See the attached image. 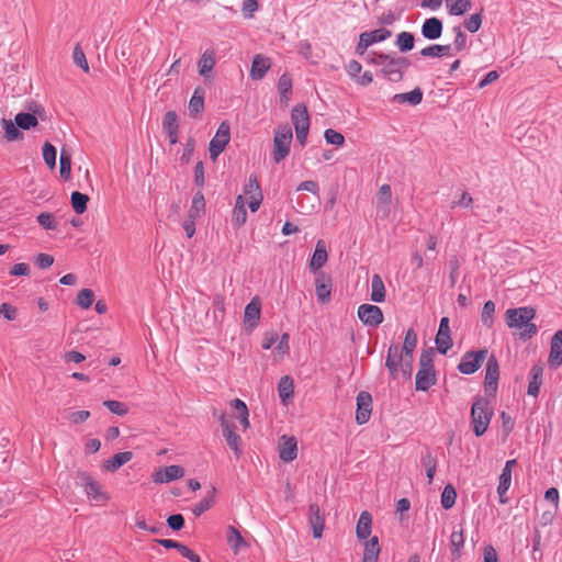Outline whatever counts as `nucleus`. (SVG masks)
I'll use <instances>...</instances> for the list:
<instances>
[{
	"label": "nucleus",
	"mask_w": 562,
	"mask_h": 562,
	"mask_svg": "<svg viewBox=\"0 0 562 562\" xmlns=\"http://www.w3.org/2000/svg\"><path fill=\"white\" fill-rule=\"evenodd\" d=\"M535 316L536 311L531 306L509 308L505 313V322L509 328L517 330L519 339L526 341L538 331L537 325L532 323Z\"/></svg>",
	"instance_id": "1"
},
{
	"label": "nucleus",
	"mask_w": 562,
	"mask_h": 562,
	"mask_svg": "<svg viewBox=\"0 0 562 562\" xmlns=\"http://www.w3.org/2000/svg\"><path fill=\"white\" fill-rule=\"evenodd\" d=\"M76 483L83 490L87 498L97 505H105L111 499V494L87 471L76 472Z\"/></svg>",
	"instance_id": "2"
},
{
	"label": "nucleus",
	"mask_w": 562,
	"mask_h": 562,
	"mask_svg": "<svg viewBox=\"0 0 562 562\" xmlns=\"http://www.w3.org/2000/svg\"><path fill=\"white\" fill-rule=\"evenodd\" d=\"M492 416L493 407L490 405L488 400L477 397L471 408L473 430L477 437L482 436L487 430Z\"/></svg>",
	"instance_id": "3"
},
{
	"label": "nucleus",
	"mask_w": 562,
	"mask_h": 562,
	"mask_svg": "<svg viewBox=\"0 0 562 562\" xmlns=\"http://www.w3.org/2000/svg\"><path fill=\"white\" fill-rule=\"evenodd\" d=\"M221 426L227 446L234 451L236 459H240L243 456V439L240 435L237 434L235 420L225 415H221Z\"/></svg>",
	"instance_id": "4"
},
{
	"label": "nucleus",
	"mask_w": 562,
	"mask_h": 562,
	"mask_svg": "<svg viewBox=\"0 0 562 562\" xmlns=\"http://www.w3.org/2000/svg\"><path fill=\"white\" fill-rule=\"evenodd\" d=\"M292 138V128L288 124L278 127L273 139V160L277 164L288 156Z\"/></svg>",
	"instance_id": "5"
},
{
	"label": "nucleus",
	"mask_w": 562,
	"mask_h": 562,
	"mask_svg": "<svg viewBox=\"0 0 562 562\" xmlns=\"http://www.w3.org/2000/svg\"><path fill=\"white\" fill-rule=\"evenodd\" d=\"M291 119L295 128L296 139L301 145H304L310 130V116L306 106L296 104L292 109Z\"/></svg>",
	"instance_id": "6"
},
{
	"label": "nucleus",
	"mask_w": 562,
	"mask_h": 562,
	"mask_svg": "<svg viewBox=\"0 0 562 562\" xmlns=\"http://www.w3.org/2000/svg\"><path fill=\"white\" fill-rule=\"evenodd\" d=\"M231 139V128L227 122H222L218 126L215 136L211 139L209 145L210 157L213 161L224 151L226 145Z\"/></svg>",
	"instance_id": "7"
},
{
	"label": "nucleus",
	"mask_w": 562,
	"mask_h": 562,
	"mask_svg": "<svg viewBox=\"0 0 562 562\" xmlns=\"http://www.w3.org/2000/svg\"><path fill=\"white\" fill-rule=\"evenodd\" d=\"M409 66V60L405 57L390 56L383 70V76L392 82H398L403 79V72Z\"/></svg>",
	"instance_id": "8"
},
{
	"label": "nucleus",
	"mask_w": 562,
	"mask_h": 562,
	"mask_svg": "<svg viewBox=\"0 0 562 562\" xmlns=\"http://www.w3.org/2000/svg\"><path fill=\"white\" fill-rule=\"evenodd\" d=\"M487 356L488 351L486 349L467 352L462 357L458 369L463 374L474 373L481 367Z\"/></svg>",
	"instance_id": "9"
},
{
	"label": "nucleus",
	"mask_w": 562,
	"mask_h": 562,
	"mask_svg": "<svg viewBox=\"0 0 562 562\" xmlns=\"http://www.w3.org/2000/svg\"><path fill=\"white\" fill-rule=\"evenodd\" d=\"M372 396L367 391H360L357 395L356 422L363 425L369 422L372 413Z\"/></svg>",
	"instance_id": "10"
},
{
	"label": "nucleus",
	"mask_w": 562,
	"mask_h": 562,
	"mask_svg": "<svg viewBox=\"0 0 562 562\" xmlns=\"http://www.w3.org/2000/svg\"><path fill=\"white\" fill-rule=\"evenodd\" d=\"M420 368L416 375V386H429L436 383V375L431 358L425 353L420 357Z\"/></svg>",
	"instance_id": "11"
},
{
	"label": "nucleus",
	"mask_w": 562,
	"mask_h": 562,
	"mask_svg": "<svg viewBox=\"0 0 562 562\" xmlns=\"http://www.w3.org/2000/svg\"><path fill=\"white\" fill-rule=\"evenodd\" d=\"M359 319L367 326L376 327L383 322L381 308L372 304H362L358 308Z\"/></svg>",
	"instance_id": "12"
},
{
	"label": "nucleus",
	"mask_w": 562,
	"mask_h": 562,
	"mask_svg": "<svg viewBox=\"0 0 562 562\" xmlns=\"http://www.w3.org/2000/svg\"><path fill=\"white\" fill-rule=\"evenodd\" d=\"M183 475L184 469L173 464L166 468H158L153 474V481L158 484L169 483L183 477Z\"/></svg>",
	"instance_id": "13"
},
{
	"label": "nucleus",
	"mask_w": 562,
	"mask_h": 562,
	"mask_svg": "<svg viewBox=\"0 0 562 562\" xmlns=\"http://www.w3.org/2000/svg\"><path fill=\"white\" fill-rule=\"evenodd\" d=\"M279 457L284 462H291L297 457V441L293 436H282L279 442Z\"/></svg>",
	"instance_id": "14"
},
{
	"label": "nucleus",
	"mask_w": 562,
	"mask_h": 562,
	"mask_svg": "<svg viewBox=\"0 0 562 562\" xmlns=\"http://www.w3.org/2000/svg\"><path fill=\"white\" fill-rule=\"evenodd\" d=\"M437 349L440 353H447L452 346L450 337L449 318L442 317L439 324V329L436 336Z\"/></svg>",
	"instance_id": "15"
},
{
	"label": "nucleus",
	"mask_w": 562,
	"mask_h": 562,
	"mask_svg": "<svg viewBox=\"0 0 562 562\" xmlns=\"http://www.w3.org/2000/svg\"><path fill=\"white\" fill-rule=\"evenodd\" d=\"M308 522L313 530V537L321 538L325 527V517L317 504H311L308 507Z\"/></svg>",
	"instance_id": "16"
},
{
	"label": "nucleus",
	"mask_w": 562,
	"mask_h": 562,
	"mask_svg": "<svg viewBox=\"0 0 562 562\" xmlns=\"http://www.w3.org/2000/svg\"><path fill=\"white\" fill-rule=\"evenodd\" d=\"M271 68V59L265 55L258 54L254 57L250 77L254 80H260L265 77L268 70Z\"/></svg>",
	"instance_id": "17"
},
{
	"label": "nucleus",
	"mask_w": 562,
	"mask_h": 562,
	"mask_svg": "<svg viewBox=\"0 0 562 562\" xmlns=\"http://www.w3.org/2000/svg\"><path fill=\"white\" fill-rule=\"evenodd\" d=\"M133 459V452L131 451H124L115 453L112 458L103 461L102 463V470L104 472H116L121 467L126 464Z\"/></svg>",
	"instance_id": "18"
},
{
	"label": "nucleus",
	"mask_w": 562,
	"mask_h": 562,
	"mask_svg": "<svg viewBox=\"0 0 562 562\" xmlns=\"http://www.w3.org/2000/svg\"><path fill=\"white\" fill-rule=\"evenodd\" d=\"M548 362L551 367H559L562 363V329L558 330L551 339Z\"/></svg>",
	"instance_id": "19"
},
{
	"label": "nucleus",
	"mask_w": 562,
	"mask_h": 562,
	"mask_svg": "<svg viewBox=\"0 0 562 562\" xmlns=\"http://www.w3.org/2000/svg\"><path fill=\"white\" fill-rule=\"evenodd\" d=\"M442 22L438 18H429L422 25V34L425 38L434 41L442 34Z\"/></svg>",
	"instance_id": "20"
},
{
	"label": "nucleus",
	"mask_w": 562,
	"mask_h": 562,
	"mask_svg": "<svg viewBox=\"0 0 562 562\" xmlns=\"http://www.w3.org/2000/svg\"><path fill=\"white\" fill-rule=\"evenodd\" d=\"M328 259V254L324 240L319 239L316 243L314 254L310 260V269L314 272L319 270Z\"/></svg>",
	"instance_id": "21"
},
{
	"label": "nucleus",
	"mask_w": 562,
	"mask_h": 562,
	"mask_svg": "<svg viewBox=\"0 0 562 562\" xmlns=\"http://www.w3.org/2000/svg\"><path fill=\"white\" fill-rule=\"evenodd\" d=\"M316 285V296L319 302L326 303L330 299L331 293V280L329 277H326L324 273L318 274L315 281Z\"/></svg>",
	"instance_id": "22"
},
{
	"label": "nucleus",
	"mask_w": 562,
	"mask_h": 562,
	"mask_svg": "<svg viewBox=\"0 0 562 562\" xmlns=\"http://www.w3.org/2000/svg\"><path fill=\"white\" fill-rule=\"evenodd\" d=\"M263 200V194L261 192L260 186L257 183L256 179L248 181V209L251 212H256Z\"/></svg>",
	"instance_id": "23"
},
{
	"label": "nucleus",
	"mask_w": 562,
	"mask_h": 562,
	"mask_svg": "<svg viewBox=\"0 0 562 562\" xmlns=\"http://www.w3.org/2000/svg\"><path fill=\"white\" fill-rule=\"evenodd\" d=\"M246 223V207L243 194L236 198L235 207L233 210L232 225L234 229L239 231Z\"/></svg>",
	"instance_id": "24"
},
{
	"label": "nucleus",
	"mask_w": 562,
	"mask_h": 562,
	"mask_svg": "<svg viewBox=\"0 0 562 562\" xmlns=\"http://www.w3.org/2000/svg\"><path fill=\"white\" fill-rule=\"evenodd\" d=\"M204 110V89L195 88L193 95L189 101V113L192 117H198Z\"/></svg>",
	"instance_id": "25"
},
{
	"label": "nucleus",
	"mask_w": 562,
	"mask_h": 562,
	"mask_svg": "<svg viewBox=\"0 0 562 562\" xmlns=\"http://www.w3.org/2000/svg\"><path fill=\"white\" fill-rule=\"evenodd\" d=\"M226 541L235 555L239 554L243 546L245 544L244 537L234 526L227 527Z\"/></svg>",
	"instance_id": "26"
},
{
	"label": "nucleus",
	"mask_w": 562,
	"mask_h": 562,
	"mask_svg": "<svg viewBox=\"0 0 562 562\" xmlns=\"http://www.w3.org/2000/svg\"><path fill=\"white\" fill-rule=\"evenodd\" d=\"M380 544L376 536L364 542L362 562H378L380 555Z\"/></svg>",
	"instance_id": "27"
},
{
	"label": "nucleus",
	"mask_w": 562,
	"mask_h": 562,
	"mask_svg": "<svg viewBox=\"0 0 562 562\" xmlns=\"http://www.w3.org/2000/svg\"><path fill=\"white\" fill-rule=\"evenodd\" d=\"M371 527H372L371 514L369 512L364 510L360 514L359 520L357 522V527H356L357 538L360 540L368 539V537L371 533Z\"/></svg>",
	"instance_id": "28"
},
{
	"label": "nucleus",
	"mask_w": 562,
	"mask_h": 562,
	"mask_svg": "<svg viewBox=\"0 0 562 562\" xmlns=\"http://www.w3.org/2000/svg\"><path fill=\"white\" fill-rule=\"evenodd\" d=\"M0 124L4 131V138L8 142H15L23 139V133L19 130L20 127L9 119H1Z\"/></svg>",
	"instance_id": "29"
},
{
	"label": "nucleus",
	"mask_w": 562,
	"mask_h": 562,
	"mask_svg": "<svg viewBox=\"0 0 562 562\" xmlns=\"http://www.w3.org/2000/svg\"><path fill=\"white\" fill-rule=\"evenodd\" d=\"M499 376L498 362L494 356H490L486 361L485 386L497 384Z\"/></svg>",
	"instance_id": "30"
},
{
	"label": "nucleus",
	"mask_w": 562,
	"mask_h": 562,
	"mask_svg": "<svg viewBox=\"0 0 562 562\" xmlns=\"http://www.w3.org/2000/svg\"><path fill=\"white\" fill-rule=\"evenodd\" d=\"M290 336L289 334L284 333L279 338L278 341L274 344L272 349V356L274 360L281 361L284 359L285 356L290 352Z\"/></svg>",
	"instance_id": "31"
},
{
	"label": "nucleus",
	"mask_w": 562,
	"mask_h": 562,
	"mask_svg": "<svg viewBox=\"0 0 562 562\" xmlns=\"http://www.w3.org/2000/svg\"><path fill=\"white\" fill-rule=\"evenodd\" d=\"M370 299L376 303L384 302L385 300L384 282L379 274L372 276Z\"/></svg>",
	"instance_id": "32"
},
{
	"label": "nucleus",
	"mask_w": 562,
	"mask_h": 562,
	"mask_svg": "<svg viewBox=\"0 0 562 562\" xmlns=\"http://www.w3.org/2000/svg\"><path fill=\"white\" fill-rule=\"evenodd\" d=\"M205 210V200L202 192H196L192 199L191 207L188 212L187 217L192 220H199L203 214Z\"/></svg>",
	"instance_id": "33"
},
{
	"label": "nucleus",
	"mask_w": 562,
	"mask_h": 562,
	"mask_svg": "<svg viewBox=\"0 0 562 562\" xmlns=\"http://www.w3.org/2000/svg\"><path fill=\"white\" fill-rule=\"evenodd\" d=\"M260 300L258 297H254L250 303H248V329L255 328L260 319Z\"/></svg>",
	"instance_id": "34"
},
{
	"label": "nucleus",
	"mask_w": 562,
	"mask_h": 562,
	"mask_svg": "<svg viewBox=\"0 0 562 562\" xmlns=\"http://www.w3.org/2000/svg\"><path fill=\"white\" fill-rule=\"evenodd\" d=\"M448 12L452 15H462L471 8V0H446Z\"/></svg>",
	"instance_id": "35"
},
{
	"label": "nucleus",
	"mask_w": 562,
	"mask_h": 562,
	"mask_svg": "<svg viewBox=\"0 0 562 562\" xmlns=\"http://www.w3.org/2000/svg\"><path fill=\"white\" fill-rule=\"evenodd\" d=\"M214 66H215V57H214L213 53L205 52V53H203V55L201 56V58L198 63L199 74L206 78L209 76V74L212 71V69L214 68Z\"/></svg>",
	"instance_id": "36"
},
{
	"label": "nucleus",
	"mask_w": 562,
	"mask_h": 562,
	"mask_svg": "<svg viewBox=\"0 0 562 562\" xmlns=\"http://www.w3.org/2000/svg\"><path fill=\"white\" fill-rule=\"evenodd\" d=\"M14 122L21 130L25 131L35 127L38 124L37 117L34 114L26 112L18 113L14 117Z\"/></svg>",
	"instance_id": "37"
},
{
	"label": "nucleus",
	"mask_w": 562,
	"mask_h": 562,
	"mask_svg": "<svg viewBox=\"0 0 562 562\" xmlns=\"http://www.w3.org/2000/svg\"><path fill=\"white\" fill-rule=\"evenodd\" d=\"M464 544L463 529H453L450 536V546L452 555L459 558L461 555V549Z\"/></svg>",
	"instance_id": "38"
},
{
	"label": "nucleus",
	"mask_w": 562,
	"mask_h": 562,
	"mask_svg": "<svg viewBox=\"0 0 562 562\" xmlns=\"http://www.w3.org/2000/svg\"><path fill=\"white\" fill-rule=\"evenodd\" d=\"M414 35L406 31L398 33L395 41V45L402 53L412 50L414 48Z\"/></svg>",
	"instance_id": "39"
},
{
	"label": "nucleus",
	"mask_w": 562,
	"mask_h": 562,
	"mask_svg": "<svg viewBox=\"0 0 562 562\" xmlns=\"http://www.w3.org/2000/svg\"><path fill=\"white\" fill-rule=\"evenodd\" d=\"M292 90V80L288 75H282L278 82V91L280 93L281 102L288 104Z\"/></svg>",
	"instance_id": "40"
},
{
	"label": "nucleus",
	"mask_w": 562,
	"mask_h": 562,
	"mask_svg": "<svg viewBox=\"0 0 562 562\" xmlns=\"http://www.w3.org/2000/svg\"><path fill=\"white\" fill-rule=\"evenodd\" d=\"M422 99H423V93L418 88L414 89L411 92L398 93L393 97V101H395V102H400V103L408 102L413 105L419 104L422 102Z\"/></svg>",
	"instance_id": "41"
},
{
	"label": "nucleus",
	"mask_w": 562,
	"mask_h": 562,
	"mask_svg": "<svg viewBox=\"0 0 562 562\" xmlns=\"http://www.w3.org/2000/svg\"><path fill=\"white\" fill-rule=\"evenodd\" d=\"M512 482V474L508 473L507 470H503L499 476V483L497 487V493L499 495V502L502 504L507 503V498L505 497L506 492L508 491Z\"/></svg>",
	"instance_id": "42"
},
{
	"label": "nucleus",
	"mask_w": 562,
	"mask_h": 562,
	"mask_svg": "<svg viewBox=\"0 0 562 562\" xmlns=\"http://www.w3.org/2000/svg\"><path fill=\"white\" fill-rule=\"evenodd\" d=\"M88 202L89 196L87 194L78 191L71 193V206L77 214H82L86 212Z\"/></svg>",
	"instance_id": "43"
},
{
	"label": "nucleus",
	"mask_w": 562,
	"mask_h": 562,
	"mask_svg": "<svg viewBox=\"0 0 562 562\" xmlns=\"http://www.w3.org/2000/svg\"><path fill=\"white\" fill-rule=\"evenodd\" d=\"M422 464L426 470L428 483L431 484L437 469V460L432 457V454L429 451H427L422 457Z\"/></svg>",
	"instance_id": "44"
},
{
	"label": "nucleus",
	"mask_w": 562,
	"mask_h": 562,
	"mask_svg": "<svg viewBox=\"0 0 562 562\" xmlns=\"http://www.w3.org/2000/svg\"><path fill=\"white\" fill-rule=\"evenodd\" d=\"M59 173H60V177L65 180H68L70 178L71 157H70V154H68L65 149H61V151H60Z\"/></svg>",
	"instance_id": "45"
},
{
	"label": "nucleus",
	"mask_w": 562,
	"mask_h": 562,
	"mask_svg": "<svg viewBox=\"0 0 562 562\" xmlns=\"http://www.w3.org/2000/svg\"><path fill=\"white\" fill-rule=\"evenodd\" d=\"M450 45H430L420 50L423 57H441L449 53Z\"/></svg>",
	"instance_id": "46"
},
{
	"label": "nucleus",
	"mask_w": 562,
	"mask_h": 562,
	"mask_svg": "<svg viewBox=\"0 0 562 562\" xmlns=\"http://www.w3.org/2000/svg\"><path fill=\"white\" fill-rule=\"evenodd\" d=\"M457 498V492L454 487L451 484H448L445 486L442 494H441V505L445 509H450Z\"/></svg>",
	"instance_id": "47"
},
{
	"label": "nucleus",
	"mask_w": 562,
	"mask_h": 562,
	"mask_svg": "<svg viewBox=\"0 0 562 562\" xmlns=\"http://www.w3.org/2000/svg\"><path fill=\"white\" fill-rule=\"evenodd\" d=\"M386 367L389 368V370L391 371L392 374H394L397 371V369L400 368L398 346L397 345H392L389 348V353H387V358H386Z\"/></svg>",
	"instance_id": "48"
},
{
	"label": "nucleus",
	"mask_w": 562,
	"mask_h": 562,
	"mask_svg": "<svg viewBox=\"0 0 562 562\" xmlns=\"http://www.w3.org/2000/svg\"><path fill=\"white\" fill-rule=\"evenodd\" d=\"M214 494L215 488L212 490L211 495L204 497L202 501L194 505V507L192 508V513L199 517L204 512L209 510L214 504Z\"/></svg>",
	"instance_id": "49"
},
{
	"label": "nucleus",
	"mask_w": 562,
	"mask_h": 562,
	"mask_svg": "<svg viewBox=\"0 0 562 562\" xmlns=\"http://www.w3.org/2000/svg\"><path fill=\"white\" fill-rule=\"evenodd\" d=\"M56 148L48 142H45L43 145V158L45 164L50 168L54 169L56 166Z\"/></svg>",
	"instance_id": "50"
},
{
	"label": "nucleus",
	"mask_w": 562,
	"mask_h": 562,
	"mask_svg": "<svg viewBox=\"0 0 562 562\" xmlns=\"http://www.w3.org/2000/svg\"><path fill=\"white\" fill-rule=\"evenodd\" d=\"M363 35L372 45L374 43L383 42L384 40L389 38L392 35V33L391 31L385 29H378L371 32H364Z\"/></svg>",
	"instance_id": "51"
},
{
	"label": "nucleus",
	"mask_w": 562,
	"mask_h": 562,
	"mask_svg": "<svg viewBox=\"0 0 562 562\" xmlns=\"http://www.w3.org/2000/svg\"><path fill=\"white\" fill-rule=\"evenodd\" d=\"M72 60L74 63L80 67L85 72H88L89 71V64L87 61V58H86V55L82 50V48L80 47L79 44H77L74 48V52H72Z\"/></svg>",
	"instance_id": "52"
},
{
	"label": "nucleus",
	"mask_w": 562,
	"mask_h": 562,
	"mask_svg": "<svg viewBox=\"0 0 562 562\" xmlns=\"http://www.w3.org/2000/svg\"><path fill=\"white\" fill-rule=\"evenodd\" d=\"M94 300V294L90 289H82L77 295V304L82 308H89Z\"/></svg>",
	"instance_id": "53"
},
{
	"label": "nucleus",
	"mask_w": 562,
	"mask_h": 562,
	"mask_svg": "<svg viewBox=\"0 0 562 562\" xmlns=\"http://www.w3.org/2000/svg\"><path fill=\"white\" fill-rule=\"evenodd\" d=\"M416 344H417V336L416 334L414 333L413 329H408L406 331V335H405V339H404V344H403V347H402V350H400L401 352H405V353H413L415 347H416Z\"/></svg>",
	"instance_id": "54"
},
{
	"label": "nucleus",
	"mask_w": 562,
	"mask_h": 562,
	"mask_svg": "<svg viewBox=\"0 0 562 562\" xmlns=\"http://www.w3.org/2000/svg\"><path fill=\"white\" fill-rule=\"evenodd\" d=\"M413 353H405L398 350V363L404 375L409 376L412 371Z\"/></svg>",
	"instance_id": "55"
},
{
	"label": "nucleus",
	"mask_w": 562,
	"mask_h": 562,
	"mask_svg": "<svg viewBox=\"0 0 562 562\" xmlns=\"http://www.w3.org/2000/svg\"><path fill=\"white\" fill-rule=\"evenodd\" d=\"M495 312V304L492 301L485 302L482 311V322L485 326L491 327L493 324V314Z\"/></svg>",
	"instance_id": "56"
},
{
	"label": "nucleus",
	"mask_w": 562,
	"mask_h": 562,
	"mask_svg": "<svg viewBox=\"0 0 562 562\" xmlns=\"http://www.w3.org/2000/svg\"><path fill=\"white\" fill-rule=\"evenodd\" d=\"M162 128L165 131L179 130L178 115L175 111H168L162 120Z\"/></svg>",
	"instance_id": "57"
},
{
	"label": "nucleus",
	"mask_w": 562,
	"mask_h": 562,
	"mask_svg": "<svg viewBox=\"0 0 562 562\" xmlns=\"http://www.w3.org/2000/svg\"><path fill=\"white\" fill-rule=\"evenodd\" d=\"M392 200V191L389 184H383L379 189L378 192V204L381 207H384L391 203Z\"/></svg>",
	"instance_id": "58"
},
{
	"label": "nucleus",
	"mask_w": 562,
	"mask_h": 562,
	"mask_svg": "<svg viewBox=\"0 0 562 562\" xmlns=\"http://www.w3.org/2000/svg\"><path fill=\"white\" fill-rule=\"evenodd\" d=\"M324 137H325V140L331 145L342 146L345 143L344 135L335 130H331V128H328L325 131Z\"/></svg>",
	"instance_id": "59"
},
{
	"label": "nucleus",
	"mask_w": 562,
	"mask_h": 562,
	"mask_svg": "<svg viewBox=\"0 0 562 562\" xmlns=\"http://www.w3.org/2000/svg\"><path fill=\"white\" fill-rule=\"evenodd\" d=\"M90 417L89 411H75L69 412L66 416L67 420L72 425H79L88 420Z\"/></svg>",
	"instance_id": "60"
},
{
	"label": "nucleus",
	"mask_w": 562,
	"mask_h": 562,
	"mask_svg": "<svg viewBox=\"0 0 562 562\" xmlns=\"http://www.w3.org/2000/svg\"><path fill=\"white\" fill-rule=\"evenodd\" d=\"M38 224L44 229H56L57 223L52 213L43 212L37 216Z\"/></svg>",
	"instance_id": "61"
},
{
	"label": "nucleus",
	"mask_w": 562,
	"mask_h": 562,
	"mask_svg": "<svg viewBox=\"0 0 562 562\" xmlns=\"http://www.w3.org/2000/svg\"><path fill=\"white\" fill-rule=\"evenodd\" d=\"M391 55L385 54H376V53H369L367 55V60L374 66H378L381 68V71L383 70V67L385 66L386 61L389 60Z\"/></svg>",
	"instance_id": "62"
},
{
	"label": "nucleus",
	"mask_w": 562,
	"mask_h": 562,
	"mask_svg": "<svg viewBox=\"0 0 562 562\" xmlns=\"http://www.w3.org/2000/svg\"><path fill=\"white\" fill-rule=\"evenodd\" d=\"M543 368L541 366H533L530 372V381L528 386H540L543 383L542 380Z\"/></svg>",
	"instance_id": "63"
},
{
	"label": "nucleus",
	"mask_w": 562,
	"mask_h": 562,
	"mask_svg": "<svg viewBox=\"0 0 562 562\" xmlns=\"http://www.w3.org/2000/svg\"><path fill=\"white\" fill-rule=\"evenodd\" d=\"M481 24L482 19L480 13L472 14L464 21L465 29L471 33H475L476 31H479Z\"/></svg>",
	"instance_id": "64"
}]
</instances>
